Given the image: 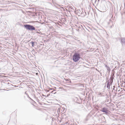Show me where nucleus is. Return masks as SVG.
Returning <instances> with one entry per match:
<instances>
[{"mask_svg": "<svg viewBox=\"0 0 125 125\" xmlns=\"http://www.w3.org/2000/svg\"><path fill=\"white\" fill-rule=\"evenodd\" d=\"M114 74V73L111 75L110 79L107 81V87L108 89H110V85H112V84L113 79L115 77Z\"/></svg>", "mask_w": 125, "mask_h": 125, "instance_id": "obj_1", "label": "nucleus"}, {"mask_svg": "<svg viewBox=\"0 0 125 125\" xmlns=\"http://www.w3.org/2000/svg\"><path fill=\"white\" fill-rule=\"evenodd\" d=\"M80 54L79 53L76 52L73 54V60L74 62H77L80 58Z\"/></svg>", "mask_w": 125, "mask_h": 125, "instance_id": "obj_2", "label": "nucleus"}, {"mask_svg": "<svg viewBox=\"0 0 125 125\" xmlns=\"http://www.w3.org/2000/svg\"><path fill=\"white\" fill-rule=\"evenodd\" d=\"M24 27L28 30L32 31L35 30V27L30 25L27 24L24 25Z\"/></svg>", "mask_w": 125, "mask_h": 125, "instance_id": "obj_3", "label": "nucleus"}, {"mask_svg": "<svg viewBox=\"0 0 125 125\" xmlns=\"http://www.w3.org/2000/svg\"><path fill=\"white\" fill-rule=\"evenodd\" d=\"M108 109L107 108L104 107L101 110V111L105 113L106 114H107L108 113Z\"/></svg>", "mask_w": 125, "mask_h": 125, "instance_id": "obj_4", "label": "nucleus"}, {"mask_svg": "<svg viewBox=\"0 0 125 125\" xmlns=\"http://www.w3.org/2000/svg\"><path fill=\"white\" fill-rule=\"evenodd\" d=\"M108 24L109 25L110 28H112V26L113 25L114 23L110 20L108 23Z\"/></svg>", "mask_w": 125, "mask_h": 125, "instance_id": "obj_5", "label": "nucleus"}, {"mask_svg": "<svg viewBox=\"0 0 125 125\" xmlns=\"http://www.w3.org/2000/svg\"><path fill=\"white\" fill-rule=\"evenodd\" d=\"M121 41L122 44H125V38H123L122 39Z\"/></svg>", "mask_w": 125, "mask_h": 125, "instance_id": "obj_6", "label": "nucleus"}, {"mask_svg": "<svg viewBox=\"0 0 125 125\" xmlns=\"http://www.w3.org/2000/svg\"><path fill=\"white\" fill-rule=\"evenodd\" d=\"M121 9V7L120 5L119 6H117V11H120Z\"/></svg>", "mask_w": 125, "mask_h": 125, "instance_id": "obj_7", "label": "nucleus"}, {"mask_svg": "<svg viewBox=\"0 0 125 125\" xmlns=\"http://www.w3.org/2000/svg\"><path fill=\"white\" fill-rule=\"evenodd\" d=\"M61 109L59 108L57 110V112H58V114H60L61 113Z\"/></svg>", "mask_w": 125, "mask_h": 125, "instance_id": "obj_8", "label": "nucleus"}, {"mask_svg": "<svg viewBox=\"0 0 125 125\" xmlns=\"http://www.w3.org/2000/svg\"><path fill=\"white\" fill-rule=\"evenodd\" d=\"M78 12H79L80 14V12H81V14H83V11L82 10H81V11H80L79 10H78Z\"/></svg>", "mask_w": 125, "mask_h": 125, "instance_id": "obj_9", "label": "nucleus"}, {"mask_svg": "<svg viewBox=\"0 0 125 125\" xmlns=\"http://www.w3.org/2000/svg\"><path fill=\"white\" fill-rule=\"evenodd\" d=\"M106 69L107 71H108L109 73L111 71V70L109 67H107V68H106Z\"/></svg>", "mask_w": 125, "mask_h": 125, "instance_id": "obj_10", "label": "nucleus"}, {"mask_svg": "<svg viewBox=\"0 0 125 125\" xmlns=\"http://www.w3.org/2000/svg\"><path fill=\"white\" fill-rule=\"evenodd\" d=\"M35 42H33L32 41L31 42V43L32 44V47L34 46V43Z\"/></svg>", "mask_w": 125, "mask_h": 125, "instance_id": "obj_11", "label": "nucleus"}, {"mask_svg": "<svg viewBox=\"0 0 125 125\" xmlns=\"http://www.w3.org/2000/svg\"><path fill=\"white\" fill-rule=\"evenodd\" d=\"M64 109L63 108H62V109H61V113H62V112H63V110H64Z\"/></svg>", "mask_w": 125, "mask_h": 125, "instance_id": "obj_12", "label": "nucleus"}, {"mask_svg": "<svg viewBox=\"0 0 125 125\" xmlns=\"http://www.w3.org/2000/svg\"><path fill=\"white\" fill-rule=\"evenodd\" d=\"M27 97L28 98H29L30 100H32L29 97V95L28 94H27Z\"/></svg>", "mask_w": 125, "mask_h": 125, "instance_id": "obj_13", "label": "nucleus"}, {"mask_svg": "<svg viewBox=\"0 0 125 125\" xmlns=\"http://www.w3.org/2000/svg\"><path fill=\"white\" fill-rule=\"evenodd\" d=\"M98 94L99 95H100L101 96H102V94L101 93H100L99 92Z\"/></svg>", "mask_w": 125, "mask_h": 125, "instance_id": "obj_14", "label": "nucleus"}, {"mask_svg": "<svg viewBox=\"0 0 125 125\" xmlns=\"http://www.w3.org/2000/svg\"><path fill=\"white\" fill-rule=\"evenodd\" d=\"M105 67L106 68H107V67H109V66H108L106 64L105 65Z\"/></svg>", "mask_w": 125, "mask_h": 125, "instance_id": "obj_15", "label": "nucleus"}, {"mask_svg": "<svg viewBox=\"0 0 125 125\" xmlns=\"http://www.w3.org/2000/svg\"><path fill=\"white\" fill-rule=\"evenodd\" d=\"M113 90H115L114 89H115V86H113Z\"/></svg>", "mask_w": 125, "mask_h": 125, "instance_id": "obj_16", "label": "nucleus"}, {"mask_svg": "<svg viewBox=\"0 0 125 125\" xmlns=\"http://www.w3.org/2000/svg\"><path fill=\"white\" fill-rule=\"evenodd\" d=\"M25 94L27 95V92H25Z\"/></svg>", "mask_w": 125, "mask_h": 125, "instance_id": "obj_17", "label": "nucleus"}, {"mask_svg": "<svg viewBox=\"0 0 125 125\" xmlns=\"http://www.w3.org/2000/svg\"><path fill=\"white\" fill-rule=\"evenodd\" d=\"M66 80V81H69V80L68 79H67V80Z\"/></svg>", "mask_w": 125, "mask_h": 125, "instance_id": "obj_18", "label": "nucleus"}, {"mask_svg": "<svg viewBox=\"0 0 125 125\" xmlns=\"http://www.w3.org/2000/svg\"><path fill=\"white\" fill-rule=\"evenodd\" d=\"M46 90V91H47V92H49V91H48V90Z\"/></svg>", "mask_w": 125, "mask_h": 125, "instance_id": "obj_19", "label": "nucleus"}, {"mask_svg": "<svg viewBox=\"0 0 125 125\" xmlns=\"http://www.w3.org/2000/svg\"><path fill=\"white\" fill-rule=\"evenodd\" d=\"M10 85H12V86H13L11 84H10Z\"/></svg>", "mask_w": 125, "mask_h": 125, "instance_id": "obj_20", "label": "nucleus"}, {"mask_svg": "<svg viewBox=\"0 0 125 125\" xmlns=\"http://www.w3.org/2000/svg\"><path fill=\"white\" fill-rule=\"evenodd\" d=\"M73 8L72 7V8H71V9H73Z\"/></svg>", "mask_w": 125, "mask_h": 125, "instance_id": "obj_21", "label": "nucleus"}, {"mask_svg": "<svg viewBox=\"0 0 125 125\" xmlns=\"http://www.w3.org/2000/svg\"><path fill=\"white\" fill-rule=\"evenodd\" d=\"M15 86V87H16V86Z\"/></svg>", "mask_w": 125, "mask_h": 125, "instance_id": "obj_22", "label": "nucleus"}, {"mask_svg": "<svg viewBox=\"0 0 125 125\" xmlns=\"http://www.w3.org/2000/svg\"><path fill=\"white\" fill-rule=\"evenodd\" d=\"M70 83H71V81H70Z\"/></svg>", "mask_w": 125, "mask_h": 125, "instance_id": "obj_23", "label": "nucleus"}, {"mask_svg": "<svg viewBox=\"0 0 125 125\" xmlns=\"http://www.w3.org/2000/svg\"><path fill=\"white\" fill-rule=\"evenodd\" d=\"M50 95V94L48 95H48Z\"/></svg>", "mask_w": 125, "mask_h": 125, "instance_id": "obj_24", "label": "nucleus"}, {"mask_svg": "<svg viewBox=\"0 0 125 125\" xmlns=\"http://www.w3.org/2000/svg\"><path fill=\"white\" fill-rule=\"evenodd\" d=\"M50 95V94L48 95H48Z\"/></svg>", "mask_w": 125, "mask_h": 125, "instance_id": "obj_25", "label": "nucleus"}, {"mask_svg": "<svg viewBox=\"0 0 125 125\" xmlns=\"http://www.w3.org/2000/svg\"><path fill=\"white\" fill-rule=\"evenodd\" d=\"M50 95V94L48 95H48Z\"/></svg>", "mask_w": 125, "mask_h": 125, "instance_id": "obj_26", "label": "nucleus"}]
</instances>
